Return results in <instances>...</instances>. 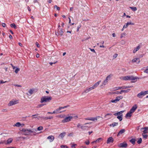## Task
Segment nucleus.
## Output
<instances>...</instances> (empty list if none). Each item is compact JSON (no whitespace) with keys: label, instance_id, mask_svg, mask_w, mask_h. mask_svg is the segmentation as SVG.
I'll return each instance as SVG.
<instances>
[{"label":"nucleus","instance_id":"f257e3e1","mask_svg":"<svg viewBox=\"0 0 148 148\" xmlns=\"http://www.w3.org/2000/svg\"><path fill=\"white\" fill-rule=\"evenodd\" d=\"M52 97L50 96H43L41 98L40 102L41 103L49 102L52 99Z\"/></svg>","mask_w":148,"mask_h":148},{"label":"nucleus","instance_id":"f03ea898","mask_svg":"<svg viewBox=\"0 0 148 148\" xmlns=\"http://www.w3.org/2000/svg\"><path fill=\"white\" fill-rule=\"evenodd\" d=\"M137 78L136 77H134L132 75L126 76L124 77H122L121 78V79L125 80H133L136 79Z\"/></svg>","mask_w":148,"mask_h":148},{"label":"nucleus","instance_id":"7ed1b4c3","mask_svg":"<svg viewBox=\"0 0 148 148\" xmlns=\"http://www.w3.org/2000/svg\"><path fill=\"white\" fill-rule=\"evenodd\" d=\"M147 94H148V90L145 91L144 92L142 91L137 94V96L139 98H142L144 96Z\"/></svg>","mask_w":148,"mask_h":148},{"label":"nucleus","instance_id":"20e7f679","mask_svg":"<svg viewBox=\"0 0 148 148\" xmlns=\"http://www.w3.org/2000/svg\"><path fill=\"white\" fill-rule=\"evenodd\" d=\"M123 98V97L122 96H118L115 99L110 100V102L116 103L117 102L119 101L120 99H122Z\"/></svg>","mask_w":148,"mask_h":148},{"label":"nucleus","instance_id":"39448f33","mask_svg":"<svg viewBox=\"0 0 148 148\" xmlns=\"http://www.w3.org/2000/svg\"><path fill=\"white\" fill-rule=\"evenodd\" d=\"M61 110V109L59 107L58 108H57L53 112H48V114H58V113H60L62 112H64V111H60V110Z\"/></svg>","mask_w":148,"mask_h":148},{"label":"nucleus","instance_id":"423d86ee","mask_svg":"<svg viewBox=\"0 0 148 148\" xmlns=\"http://www.w3.org/2000/svg\"><path fill=\"white\" fill-rule=\"evenodd\" d=\"M73 118L71 116H69L66 117L62 121V122L64 123L69 122Z\"/></svg>","mask_w":148,"mask_h":148},{"label":"nucleus","instance_id":"0eeeda50","mask_svg":"<svg viewBox=\"0 0 148 148\" xmlns=\"http://www.w3.org/2000/svg\"><path fill=\"white\" fill-rule=\"evenodd\" d=\"M26 131H27L28 132H30V134L31 133H32L31 134L33 135H36L37 133L36 132L37 131L36 129H33L31 130H26Z\"/></svg>","mask_w":148,"mask_h":148},{"label":"nucleus","instance_id":"6e6552de","mask_svg":"<svg viewBox=\"0 0 148 148\" xmlns=\"http://www.w3.org/2000/svg\"><path fill=\"white\" fill-rule=\"evenodd\" d=\"M18 101L17 100H12L10 101L9 103L8 104V106H11L13 105H14L18 103Z\"/></svg>","mask_w":148,"mask_h":148},{"label":"nucleus","instance_id":"1a4fd4ad","mask_svg":"<svg viewBox=\"0 0 148 148\" xmlns=\"http://www.w3.org/2000/svg\"><path fill=\"white\" fill-rule=\"evenodd\" d=\"M35 91V89H31L29 90L28 91V93H27V94L28 95L30 96L32 94L34 93V92Z\"/></svg>","mask_w":148,"mask_h":148},{"label":"nucleus","instance_id":"9d476101","mask_svg":"<svg viewBox=\"0 0 148 148\" xmlns=\"http://www.w3.org/2000/svg\"><path fill=\"white\" fill-rule=\"evenodd\" d=\"M111 78V76L110 75H108L106 78V79L103 82V84L106 85L108 82V79H110Z\"/></svg>","mask_w":148,"mask_h":148},{"label":"nucleus","instance_id":"9b49d317","mask_svg":"<svg viewBox=\"0 0 148 148\" xmlns=\"http://www.w3.org/2000/svg\"><path fill=\"white\" fill-rule=\"evenodd\" d=\"M140 59L138 58H135L132 60V62L134 63L136 62L137 64H138L140 62Z\"/></svg>","mask_w":148,"mask_h":148},{"label":"nucleus","instance_id":"f8f14e48","mask_svg":"<svg viewBox=\"0 0 148 148\" xmlns=\"http://www.w3.org/2000/svg\"><path fill=\"white\" fill-rule=\"evenodd\" d=\"M137 106L136 104L134 105L130 109V111L133 113L137 108Z\"/></svg>","mask_w":148,"mask_h":148},{"label":"nucleus","instance_id":"ddd939ff","mask_svg":"<svg viewBox=\"0 0 148 148\" xmlns=\"http://www.w3.org/2000/svg\"><path fill=\"white\" fill-rule=\"evenodd\" d=\"M114 139L112 137H109L107 141V143L109 144L110 143H112L113 142Z\"/></svg>","mask_w":148,"mask_h":148},{"label":"nucleus","instance_id":"4468645a","mask_svg":"<svg viewBox=\"0 0 148 148\" xmlns=\"http://www.w3.org/2000/svg\"><path fill=\"white\" fill-rule=\"evenodd\" d=\"M127 146V144L125 143H121L118 145V146L120 147H126Z\"/></svg>","mask_w":148,"mask_h":148},{"label":"nucleus","instance_id":"2eb2a0df","mask_svg":"<svg viewBox=\"0 0 148 148\" xmlns=\"http://www.w3.org/2000/svg\"><path fill=\"white\" fill-rule=\"evenodd\" d=\"M47 139L49 140L50 142H52L54 139V137L52 136H48Z\"/></svg>","mask_w":148,"mask_h":148},{"label":"nucleus","instance_id":"dca6fc26","mask_svg":"<svg viewBox=\"0 0 148 148\" xmlns=\"http://www.w3.org/2000/svg\"><path fill=\"white\" fill-rule=\"evenodd\" d=\"M89 127L86 125H82L80 127V128L82 130H87L89 128Z\"/></svg>","mask_w":148,"mask_h":148},{"label":"nucleus","instance_id":"f3484780","mask_svg":"<svg viewBox=\"0 0 148 148\" xmlns=\"http://www.w3.org/2000/svg\"><path fill=\"white\" fill-rule=\"evenodd\" d=\"M93 89V88L92 86L89 88H88L84 90V92L85 93H87Z\"/></svg>","mask_w":148,"mask_h":148},{"label":"nucleus","instance_id":"a211bd4d","mask_svg":"<svg viewBox=\"0 0 148 148\" xmlns=\"http://www.w3.org/2000/svg\"><path fill=\"white\" fill-rule=\"evenodd\" d=\"M124 112V111H122L120 112H117L116 113H115L114 114V115L115 116H118L121 115L123 114L122 113Z\"/></svg>","mask_w":148,"mask_h":148},{"label":"nucleus","instance_id":"6ab92c4d","mask_svg":"<svg viewBox=\"0 0 148 148\" xmlns=\"http://www.w3.org/2000/svg\"><path fill=\"white\" fill-rule=\"evenodd\" d=\"M133 87V86H124L122 87H120L119 88H120V89H125L126 88H131Z\"/></svg>","mask_w":148,"mask_h":148},{"label":"nucleus","instance_id":"aec40b11","mask_svg":"<svg viewBox=\"0 0 148 148\" xmlns=\"http://www.w3.org/2000/svg\"><path fill=\"white\" fill-rule=\"evenodd\" d=\"M101 82V81H99L98 82L95 83L92 86V87L93 88V89L96 88L99 84Z\"/></svg>","mask_w":148,"mask_h":148},{"label":"nucleus","instance_id":"412c9836","mask_svg":"<svg viewBox=\"0 0 148 148\" xmlns=\"http://www.w3.org/2000/svg\"><path fill=\"white\" fill-rule=\"evenodd\" d=\"M125 132V130L124 129H122L118 133L117 136H119L120 134H121Z\"/></svg>","mask_w":148,"mask_h":148},{"label":"nucleus","instance_id":"4be33fe9","mask_svg":"<svg viewBox=\"0 0 148 148\" xmlns=\"http://www.w3.org/2000/svg\"><path fill=\"white\" fill-rule=\"evenodd\" d=\"M58 30V32L59 33L60 35L61 36H62L63 34L64 33V31L63 29L62 28L60 29V28H59Z\"/></svg>","mask_w":148,"mask_h":148},{"label":"nucleus","instance_id":"5701e85b","mask_svg":"<svg viewBox=\"0 0 148 148\" xmlns=\"http://www.w3.org/2000/svg\"><path fill=\"white\" fill-rule=\"evenodd\" d=\"M100 117V116H97L95 117H91V121H97L98 119Z\"/></svg>","mask_w":148,"mask_h":148},{"label":"nucleus","instance_id":"b1692460","mask_svg":"<svg viewBox=\"0 0 148 148\" xmlns=\"http://www.w3.org/2000/svg\"><path fill=\"white\" fill-rule=\"evenodd\" d=\"M118 124V123L116 122H114L112 123V124H110V125L109 126H110L112 127H114L115 126H116Z\"/></svg>","mask_w":148,"mask_h":148},{"label":"nucleus","instance_id":"393cba45","mask_svg":"<svg viewBox=\"0 0 148 148\" xmlns=\"http://www.w3.org/2000/svg\"><path fill=\"white\" fill-rule=\"evenodd\" d=\"M43 119L47 120L48 119H51L53 118V116H48V117H41Z\"/></svg>","mask_w":148,"mask_h":148},{"label":"nucleus","instance_id":"a878e982","mask_svg":"<svg viewBox=\"0 0 148 148\" xmlns=\"http://www.w3.org/2000/svg\"><path fill=\"white\" fill-rule=\"evenodd\" d=\"M26 130H29L28 129H23L22 130L23 132H25V135H29V134H30V132H28L27 131H26Z\"/></svg>","mask_w":148,"mask_h":148},{"label":"nucleus","instance_id":"bb28decb","mask_svg":"<svg viewBox=\"0 0 148 148\" xmlns=\"http://www.w3.org/2000/svg\"><path fill=\"white\" fill-rule=\"evenodd\" d=\"M66 132H63L60 134L59 135V136L61 138H63L66 135Z\"/></svg>","mask_w":148,"mask_h":148},{"label":"nucleus","instance_id":"cd10ccee","mask_svg":"<svg viewBox=\"0 0 148 148\" xmlns=\"http://www.w3.org/2000/svg\"><path fill=\"white\" fill-rule=\"evenodd\" d=\"M143 129H144V130L143 131V133L145 134L148 133V127H145Z\"/></svg>","mask_w":148,"mask_h":148},{"label":"nucleus","instance_id":"c85d7f7f","mask_svg":"<svg viewBox=\"0 0 148 148\" xmlns=\"http://www.w3.org/2000/svg\"><path fill=\"white\" fill-rule=\"evenodd\" d=\"M136 140L134 138H132L130 140V142L132 143L133 145L135 143Z\"/></svg>","mask_w":148,"mask_h":148},{"label":"nucleus","instance_id":"c756f323","mask_svg":"<svg viewBox=\"0 0 148 148\" xmlns=\"http://www.w3.org/2000/svg\"><path fill=\"white\" fill-rule=\"evenodd\" d=\"M123 116V114L121 115L118 116H117V118L120 121H121L122 120Z\"/></svg>","mask_w":148,"mask_h":148},{"label":"nucleus","instance_id":"7c9ffc66","mask_svg":"<svg viewBox=\"0 0 148 148\" xmlns=\"http://www.w3.org/2000/svg\"><path fill=\"white\" fill-rule=\"evenodd\" d=\"M132 113L131 111L129 112L126 115V117H131L132 116L131 114Z\"/></svg>","mask_w":148,"mask_h":148},{"label":"nucleus","instance_id":"2f4dec72","mask_svg":"<svg viewBox=\"0 0 148 148\" xmlns=\"http://www.w3.org/2000/svg\"><path fill=\"white\" fill-rule=\"evenodd\" d=\"M12 141V139L11 138L8 139L7 141V144H9L11 143Z\"/></svg>","mask_w":148,"mask_h":148},{"label":"nucleus","instance_id":"473e14b6","mask_svg":"<svg viewBox=\"0 0 148 148\" xmlns=\"http://www.w3.org/2000/svg\"><path fill=\"white\" fill-rule=\"evenodd\" d=\"M21 125V124L20 123L17 122L15 124L14 126L17 127H19Z\"/></svg>","mask_w":148,"mask_h":148},{"label":"nucleus","instance_id":"72a5a7b5","mask_svg":"<svg viewBox=\"0 0 148 148\" xmlns=\"http://www.w3.org/2000/svg\"><path fill=\"white\" fill-rule=\"evenodd\" d=\"M103 140V139L102 138H100L97 139L95 141L96 143H99L100 142L101 140Z\"/></svg>","mask_w":148,"mask_h":148},{"label":"nucleus","instance_id":"f704fd0d","mask_svg":"<svg viewBox=\"0 0 148 148\" xmlns=\"http://www.w3.org/2000/svg\"><path fill=\"white\" fill-rule=\"evenodd\" d=\"M10 26L12 27H14V29H16V25L14 23H12L10 25Z\"/></svg>","mask_w":148,"mask_h":148},{"label":"nucleus","instance_id":"c9c22d12","mask_svg":"<svg viewBox=\"0 0 148 148\" xmlns=\"http://www.w3.org/2000/svg\"><path fill=\"white\" fill-rule=\"evenodd\" d=\"M126 24L128 26L130 25H134V23H132L131 22H128L127 23H126Z\"/></svg>","mask_w":148,"mask_h":148},{"label":"nucleus","instance_id":"e433bc0d","mask_svg":"<svg viewBox=\"0 0 148 148\" xmlns=\"http://www.w3.org/2000/svg\"><path fill=\"white\" fill-rule=\"evenodd\" d=\"M130 8L134 11H135L137 10V8L136 7H130Z\"/></svg>","mask_w":148,"mask_h":148},{"label":"nucleus","instance_id":"4c0bfd02","mask_svg":"<svg viewBox=\"0 0 148 148\" xmlns=\"http://www.w3.org/2000/svg\"><path fill=\"white\" fill-rule=\"evenodd\" d=\"M142 140V139L141 138H140L138 139V141L137 142V143L138 144H140L141 143Z\"/></svg>","mask_w":148,"mask_h":148},{"label":"nucleus","instance_id":"58836bf2","mask_svg":"<svg viewBox=\"0 0 148 148\" xmlns=\"http://www.w3.org/2000/svg\"><path fill=\"white\" fill-rule=\"evenodd\" d=\"M45 105L46 104H43L38 105L37 106V108H40L42 106H44V105Z\"/></svg>","mask_w":148,"mask_h":148},{"label":"nucleus","instance_id":"ea45409f","mask_svg":"<svg viewBox=\"0 0 148 148\" xmlns=\"http://www.w3.org/2000/svg\"><path fill=\"white\" fill-rule=\"evenodd\" d=\"M143 138H146L147 137V135L143 133L142 134Z\"/></svg>","mask_w":148,"mask_h":148},{"label":"nucleus","instance_id":"a19ab883","mask_svg":"<svg viewBox=\"0 0 148 148\" xmlns=\"http://www.w3.org/2000/svg\"><path fill=\"white\" fill-rule=\"evenodd\" d=\"M16 68L15 69V72L16 73H17L18 72L20 71V69L19 68H17V67H16Z\"/></svg>","mask_w":148,"mask_h":148},{"label":"nucleus","instance_id":"79ce46f5","mask_svg":"<svg viewBox=\"0 0 148 148\" xmlns=\"http://www.w3.org/2000/svg\"><path fill=\"white\" fill-rule=\"evenodd\" d=\"M43 129V127L42 126H40L38 127L37 130L38 131L42 130Z\"/></svg>","mask_w":148,"mask_h":148},{"label":"nucleus","instance_id":"37998d69","mask_svg":"<svg viewBox=\"0 0 148 148\" xmlns=\"http://www.w3.org/2000/svg\"><path fill=\"white\" fill-rule=\"evenodd\" d=\"M144 72L147 73H148V66L146 67L145 70L144 71Z\"/></svg>","mask_w":148,"mask_h":148},{"label":"nucleus","instance_id":"c03bdc74","mask_svg":"<svg viewBox=\"0 0 148 148\" xmlns=\"http://www.w3.org/2000/svg\"><path fill=\"white\" fill-rule=\"evenodd\" d=\"M140 45H138V46L136 47L135 49V50L137 51L140 48Z\"/></svg>","mask_w":148,"mask_h":148},{"label":"nucleus","instance_id":"a18cd8bd","mask_svg":"<svg viewBox=\"0 0 148 148\" xmlns=\"http://www.w3.org/2000/svg\"><path fill=\"white\" fill-rule=\"evenodd\" d=\"M54 8H56L57 10H60V8L58 7L56 5H55Z\"/></svg>","mask_w":148,"mask_h":148},{"label":"nucleus","instance_id":"49530a36","mask_svg":"<svg viewBox=\"0 0 148 148\" xmlns=\"http://www.w3.org/2000/svg\"><path fill=\"white\" fill-rule=\"evenodd\" d=\"M119 92L116 91L115 92H112V94H120Z\"/></svg>","mask_w":148,"mask_h":148},{"label":"nucleus","instance_id":"de8ad7c7","mask_svg":"<svg viewBox=\"0 0 148 148\" xmlns=\"http://www.w3.org/2000/svg\"><path fill=\"white\" fill-rule=\"evenodd\" d=\"M125 33H122L121 34V38H122L124 37L125 36Z\"/></svg>","mask_w":148,"mask_h":148},{"label":"nucleus","instance_id":"09e8293b","mask_svg":"<svg viewBox=\"0 0 148 148\" xmlns=\"http://www.w3.org/2000/svg\"><path fill=\"white\" fill-rule=\"evenodd\" d=\"M112 115V114L111 113H108L105 115L104 117L105 118H106V117H107V116H111Z\"/></svg>","mask_w":148,"mask_h":148},{"label":"nucleus","instance_id":"8fccbe9b","mask_svg":"<svg viewBox=\"0 0 148 148\" xmlns=\"http://www.w3.org/2000/svg\"><path fill=\"white\" fill-rule=\"evenodd\" d=\"M85 143L86 145H88L89 144L90 142L88 140H87L85 142Z\"/></svg>","mask_w":148,"mask_h":148},{"label":"nucleus","instance_id":"3c124183","mask_svg":"<svg viewBox=\"0 0 148 148\" xmlns=\"http://www.w3.org/2000/svg\"><path fill=\"white\" fill-rule=\"evenodd\" d=\"M8 110L6 109H3L2 110V112H6Z\"/></svg>","mask_w":148,"mask_h":148},{"label":"nucleus","instance_id":"603ef678","mask_svg":"<svg viewBox=\"0 0 148 148\" xmlns=\"http://www.w3.org/2000/svg\"><path fill=\"white\" fill-rule=\"evenodd\" d=\"M130 90V89H128L126 90H124V93H127L129 92Z\"/></svg>","mask_w":148,"mask_h":148},{"label":"nucleus","instance_id":"864d4df0","mask_svg":"<svg viewBox=\"0 0 148 148\" xmlns=\"http://www.w3.org/2000/svg\"><path fill=\"white\" fill-rule=\"evenodd\" d=\"M13 85L14 86H17L18 87H21V86L20 85L14 84Z\"/></svg>","mask_w":148,"mask_h":148},{"label":"nucleus","instance_id":"5fc2aeb1","mask_svg":"<svg viewBox=\"0 0 148 148\" xmlns=\"http://www.w3.org/2000/svg\"><path fill=\"white\" fill-rule=\"evenodd\" d=\"M81 27V25H78L77 27V32L79 30V28Z\"/></svg>","mask_w":148,"mask_h":148},{"label":"nucleus","instance_id":"6e6d98bb","mask_svg":"<svg viewBox=\"0 0 148 148\" xmlns=\"http://www.w3.org/2000/svg\"><path fill=\"white\" fill-rule=\"evenodd\" d=\"M85 120L91 121V117L90 118H86L84 119Z\"/></svg>","mask_w":148,"mask_h":148},{"label":"nucleus","instance_id":"4d7b16f0","mask_svg":"<svg viewBox=\"0 0 148 148\" xmlns=\"http://www.w3.org/2000/svg\"><path fill=\"white\" fill-rule=\"evenodd\" d=\"M2 25L3 27H5L6 26V25L4 23H2Z\"/></svg>","mask_w":148,"mask_h":148},{"label":"nucleus","instance_id":"13d9d810","mask_svg":"<svg viewBox=\"0 0 148 148\" xmlns=\"http://www.w3.org/2000/svg\"><path fill=\"white\" fill-rule=\"evenodd\" d=\"M0 82L1 84H3L7 82L6 81L4 82L3 80H1L0 81Z\"/></svg>","mask_w":148,"mask_h":148},{"label":"nucleus","instance_id":"bf43d9fd","mask_svg":"<svg viewBox=\"0 0 148 148\" xmlns=\"http://www.w3.org/2000/svg\"><path fill=\"white\" fill-rule=\"evenodd\" d=\"M90 51H92V52H93L94 53H95V50L94 49H90Z\"/></svg>","mask_w":148,"mask_h":148},{"label":"nucleus","instance_id":"052dcab7","mask_svg":"<svg viewBox=\"0 0 148 148\" xmlns=\"http://www.w3.org/2000/svg\"><path fill=\"white\" fill-rule=\"evenodd\" d=\"M128 26L127 25H126V24L124 25L123 26V28H126Z\"/></svg>","mask_w":148,"mask_h":148},{"label":"nucleus","instance_id":"680f3d73","mask_svg":"<svg viewBox=\"0 0 148 148\" xmlns=\"http://www.w3.org/2000/svg\"><path fill=\"white\" fill-rule=\"evenodd\" d=\"M120 88V87H116L114 88V90H118L119 89H120V88Z\"/></svg>","mask_w":148,"mask_h":148},{"label":"nucleus","instance_id":"e2e57ef3","mask_svg":"<svg viewBox=\"0 0 148 148\" xmlns=\"http://www.w3.org/2000/svg\"><path fill=\"white\" fill-rule=\"evenodd\" d=\"M117 56V54H115L113 56V57L114 58H116Z\"/></svg>","mask_w":148,"mask_h":148},{"label":"nucleus","instance_id":"0e129e2a","mask_svg":"<svg viewBox=\"0 0 148 148\" xmlns=\"http://www.w3.org/2000/svg\"><path fill=\"white\" fill-rule=\"evenodd\" d=\"M123 92H124V90H121V91L119 92V93H120V94H121Z\"/></svg>","mask_w":148,"mask_h":148},{"label":"nucleus","instance_id":"69168bd1","mask_svg":"<svg viewBox=\"0 0 148 148\" xmlns=\"http://www.w3.org/2000/svg\"><path fill=\"white\" fill-rule=\"evenodd\" d=\"M56 62H55L54 63H53V62H49V64H50V65H52L53 64H55L56 63Z\"/></svg>","mask_w":148,"mask_h":148},{"label":"nucleus","instance_id":"338daca9","mask_svg":"<svg viewBox=\"0 0 148 148\" xmlns=\"http://www.w3.org/2000/svg\"><path fill=\"white\" fill-rule=\"evenodd\" d=\"M36 45L38 47H40V45L38 42H36Z\"/></svg>","mask_w":148,"mask_h":148},{"label":"nucleus","instance_id":"774afa93","mask_svg":"<svg viewBox=\"0 0 148 148\" xmlns=\"http://www.w3.org/2000/svg\"><path fill=\"white\" fill-rule=\"evenodd\" d=\"M61 148H65L66 147L65 146L62 145L61 146Z\"/></svg>","mask_w":148,"mask_h":148}]
</instances>
